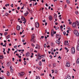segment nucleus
<instances>
[{"label":"nucleus","instance_id":"obj_22","mask_svg":"<svg viewBox=\"0 0 79 79\" xmlns=\"http://www.w3.org/2000/svg\"><path fill=\"white\" fill-rule=\"evenodd\" d=\"M66 1L67 3H68V4L70 3V2L68 0H66Z\"/></svg>","mask_w":79,"mask_h":79},{"label":"nucleus","instance_id":"obj_5","mask_svg":"<svg viewBox=\"0 0 79 79\" xmlns=\"http://www.w3.org/2000/svg\"><path fill=\"white\" fill-rule=\"evenodd\" d=\"M66 66L67 67H69V66H70L69 63H68V61L66 62Z\"/></svg>","mask_w":79,"mask_h":79},{"label":"nucleus","instance_id":"obj_61","mask_svg":"<svg viewBox=\"0 0 79 79\" xmlns=\"http://www.w3.org/2000/svg\"><path fill=\"white\" fill-rule=\"evenodd\" d=\"M65 49L66 50H68V48H67L66 47H65Z\"/></svg>","mask_w":79,"mask_h":79},{"label":"nucleus","instance_id":"obj_57","mask_svg":"<svg viewBox=\"0 0 79 79\" xmlns=\"http://www.w3.org/2000/svg\"><path fill=\"white\" fill-rule=\"evenodd\" d=\"M18 57L19 58H21V56H18Z\"/></svg>","mask_w":79,"mask_h":79},{"label":"nucleus","instance_id":"obj_9","mask_svg":"<svg viewBox=\"0 0 79 79\" xmlns=\"http://www.w3.org/2000/svg\"><path fill=\"white\" fill-rule=\"evenodd\" d=\"M17 30L18 31H19L20 30V26L19 25H17Z\"/></svg>","mask_w":79,"mask_h":79},{"label":"nucleus","instance_id":"obj_39","mask_svg":"<svg viewBox=\"0 0 79 79\" xmlns=\"http://www.w3.org/2000/svg\"><path fill=\"white\" fill-rule=\"evenodd\" d=\"M28 11L29 12H32V10H30L29 9H28Z\"/></svg>","mask_w":79,"mask_h":79},{"label":"nucleus","instance_id":"obj_54","mask_svg":"<svg viewBox=\"0 0 79 79\" xmlns=\"http://www.w3.org/2000/svg\"><path fill=\"white\" fill-rule=\"evenodd\" d=\"M19 9H20V7H18L17 8V10H19Z\"/></svg>","mask_w":79,"mask_h":79},{"label":"nucleus","instance_id":"obj_16","mask_svg":"<svg viewBox=\"0 0 79 79\" xmlns=\"http://www.w3.org/2000/svg\"><path fill=\"white\" fill-rule=\"evenodd\" d=\"M10 64H11V62H8L7 64V66H10Z\"/></svg>","mask_w":79,"mask_h":79},{"label":"nucleus","instance_id":"obj_43","mask_svg":"<svg viewBox=\"0 0 79 79\" xmlns=\"http://www.w3.org/2000/svg\"><path fill=\"white\" fill-rule=\"evenodd\" d=\"M31 45H32V47H35L34 44H33L32 43L31 44Z\"/></svg>","mask_w":79,"mask_h":79},{"label":"nucleus","instance_id":"obj_13","mask_svg":"<svg viewBox=\"0 0 79 79\" xmlns=\"http://www.w3.org/2000/svg\"><path fill=\"white\" fill-rule=\"evenodd\" d=\"M28 14H29V12L27 11H26V12L24 14V16H26Z\"/></svg>","mask_w":79,"mask_h":79},{"label":"nucleus","instance_id":"obj_11","mask_svg":"<svg viewBox=\"0 0 79 79\" xmlns=\"http://www.w3.org/2000/svg\"><path fill=\"white\" fill-rule=\"evenodd\" d=\"M25 55L27 57H28V56H29V52H27V53H26Z\"/></svg>","mask_w":79,"mask_h":79},{"label":"nucleus","instance_id":"obj_33","mask_svg":"<svg viewBox=\"0 0 79 79\" xmlns=\"http://www.w3.org/2000/svg\"><path fill=\"white\" fill-rule=\"evenodd\" d=\"M51 36L53 37V34H54L53 33H51Z\"/></svg>","mask_w":79,"mask_h":79},{"label":"nucleus","instance_id":"obj_7","mask_svg":"<svg viewBox=\"0 0 79 79\" xmlns=\"http://www.w3.org/2000/svg\"><path fill=\"white\" fill-rule=\"evenodd\" d=\"M72 26L73 27H76V23L75 22H73L72 24Z\"/></svg>","mask_w":79,"mask_h":79},{"label":"nucleus","instance_id":"obj_49","mask_svg":"<svg viewBox=\"0 0 79 79\" xmlns=\"http://www.w3.org/2000/svg\"><path fill=\"white\" fill-rule=\"evenodd\" d=\"M38 56H41L40 55V54L39 53H38Z\"/></svg>","mask_w":79,"mask_h":79},{"label":"nucleus","instance_id":"obj_64","mask_svg":"<svg viewBox=\"0 0 79 79\" xmlns=\"http://www.w3.org/2000/svg\"><path fill=\"white\" fill-rule=\"evenodd\" d=\"M32 4H30V6L31 7L32 6Z\"/></svg>","mask_w":79,"mask_h":79},{"label":"nucleus","instance_id":"obj_46","mask_svg":"<svg viewBox=\"0 0 79 79\" xmlns=\"http://www.w3.org/2000/svg\"><path fill=\"white\" fill-rule=\"evenodd\" d=\"M24 16H22L21 17V19H23L24 18Z\"/></svg>","mask_w":79,"mask_h":79},{"label":"nucleus","instance_id":"obj_27","mask_svg":"<svg viewBox=\"0 0 79 79\" xmlns=\"http://www.w3.org/2000/svg\"><path fill=\"white\" fill-rule=\"evenodd\" d=\"M77 63H79V59H78L77 60Z\"/></svg>","mask_w":79,"mask_h":79},{"label":"nucleus","instance_id":"obj_32","mask_svg":"<svg viewBox=\"0 0 79 79\" xmlns=\"http://www.w3.org/2000/svg\"><path fill=\"white\" fill-rule=\"evenodd\" d=\"M9 5H10L9 4H6V5H5V6L7 7V6H9Z\"/></svg>","mask_w":79,"mask_h":79},{"label":"nucleus","instance_id":"obj_1","mask_svg":"<svg viewBox=\"0 0 79 79\" xmlns=\"http://www.w3.org/2000/svg\"><path fill=\"white\" fill-rule=\"evenodd\" d=\"M73 33L74 34H75V35H76V36H77V37L79 36V33L77 30H74V31H73Z\"/></svg>","mask_w":79,"mask_h":79},{"label":"nucleus","instance_id":"obj_31","mask_svg":"<svg viewBox=\"0 0 79 79\" xmlns=\"http://www.w3.org/2000/svg\"><path fill=\"white\" fill-rule=\"evenodd\" d=\"M75 13H76V15H78V11H75Z\"/></svg>","mask_w":79,"mask_h":79},{"label":"nucleus","instance_id":"obj_15","mask_svg":"<svg viewBox=\"0 0 79 79\" xmlns=\"http://www.w3.org/2000/svg\"><path fill=\"white\" fill-rule=\"evenodd\" d=\"M76 24H77V26H79V21H76V23H75Z\"/></svg>","mask_w":79,"mask_h":79},{"label":"nucleus","instance_id":"obj_63","mask_svg":"<svg viewBox=\"0 0 79 79\" xmlns=\"http://www.w3.org/2000/svg\"><path fill=\"white\" fill-rule=\"evenodd\" d=\"M45 5L46 6H48V5L47 3H46Z\"/></svg>","mask_w":79,"mask_h":79},{"label":"nucleus","instance_id":"obj_55","mask_svg":"<svg viewBox=\"0 0 79 79\" xmlns=\"http://www.w3.org/2000/svg\"><path fill=\"white\" fill-rule=\"evenodd\" d=\"M3 52H5V48H3Z\"/></svg>","mask_w":79,"mask_h":79},{"label":"nucleus","instance_id":"obj_10","mask_svg":"<svg viewBox=\"0 0 79 79\" xmlns=\"http://www.w3.org/2000/svg\"><path fill=\"white\" fill-rule=\"evenodd\" d=\"M71 77L69 75H67L66 78H65V79H71Z\"/></svg>","mask_w":79,"mask_h":79},{"label":"nucleus","instance_id":"obj_28","mask_svg":"<svg viewBox=\"0 0 79 79\" xmlns=\"http://www.w3.org/2000/svg\"><path fill=\"white\" fill-rule=\"evenodd\" d=\"M39 65L40 66H41L42 65V63L41 62V61H40L39 63Z\"/></svg>","mask_w":79,"mask_h":79},{"label":"nucleus","instance_id":"obj_17","mask_svg":"<svg viewBox=\"0 0 79 79\" xmlns=\"http://www.w3.org/2000/svg\"><path fill=\"white\" fill-rule=\"evenodd\" d=\"M77 49L78 51H79V45L78 44L77 47Z\"/></svg>","mask_w":79,"mask_h":79},{"label":"nucleus","instance_id":"obj_36","mask_svg":"<svg viewBox=\"0 0 79 79\" xmlns=\"http://www.w3.org/2000/svg\"><path fill=\"white\" fill-rule=\"evenodd\" d=\"M56 64H53V67H55V66H56Z\"/></svg>","mask_w":79,"mask_h":79},{"label":"nucleus","instance_id":"obj_2","mask_svg":"<svg viewBox=\"0 0 79 79\" xmlns=\"http://www.w3.org/2000/svg\"><path fill=\"white\" fill-rule=\"evenodd\" d=\"M71 52L72 54H74L75 53V48L74 47H72L71 49Z\"/></svg>","mask_w":79,"mask_h":79},{"label":"nucleus","instance_id":"obj_3","mask_svg":"<svg viewBox=\"0 0 79 79\" xmlns=\"http://www.w3.org/2000/svg\"><path fill=\"white\" fill-rule=\"evenodd\" d=\"M35 25L36 27H39V23L38 22H36L35 23Z\"/></svg>","mask_w":79,"mask_h":79},{"label":"nucleus","instance_id":"obj_30","mask_svg":"<svg viewBox=\"0 0 79 79\" xmlns=\"http://www.w3.org/2000/svg\"><path fill=\"white\" fill-rule=\"evenodd\" d=\"M60 29L61 30H62V29H63V26L62 25L60 26Z\"/></svg>","mask_w":79,"mask_h":79},{"label":"nucleus","instance_id":"obj_58","mask_svg":"<svg viewBox=\"0 0 79 79\" xmlns=\"http://www.w3.org/2000/svg\"><path fill=\"white\" fill-rule=\"evenodd\" d=\"M22 41L23 42H24V41H25V40H23Z\"/></svg>","mask_w":79,"mask_h":79},{"label":"nucleus","instance_id":"obj_18","mask_svg":"<svg viewBox=\"0 0 79 79\" xmlns=\"http://www.w3.org/2000/svg\"><path fill=\"white\" fill-rule=\"evenodd\" d=\"M54 18H57V15L55 13L54 14Z\"/></svg>","mask_w":79,"mask_h":79},{"label":"nucleus","instance_id":"obj_52","mask_svg":"<svg viewBox=\"0 0 79 79\" xmlns=\"http://www.w3.org/2000/svg\"><path fill=\"white\" fill-rule=\"evenodd\" d=\"M67 33H69V30H68L67 31Z\"/></svg>","mask_w":79,"mask_h":79},{"label":"nucleus","instance_id":"obj_45","mask_svg":"<svg viewBox=\"0 0 79 79\" xmlns=\"http://www.w3.org/2000/svg\"><path fill=\"white\" fill-rule=\"evenodd\" d=\"M54 32V31L53 30V29H52L51 31V33H53Z\"/></svg>","mask_w":79,"mask_h":79},{"label":"nucleus","instance_id":"obj_47","mask_svg":"<svg viewBox=\"0 0 79 79\" xmlns=\"http://www.w3.org/2000/svg\"><path fill=\"white\" fill-rule=\"evenodd\" d=\"M69 24H72V22H69Z\"/></svg>","mask_w":79,"mask_h":79},{"label":"nucleus","instance_id":"obj_34","mask_svg":"<svg viewBox=\"0 0 79 79\" xmlns=\"http://www.w3.org/2000/svg\"><path fill=\"white\" fill-rule=\"evenodd\" d=\"M51 46H52V47H53V43H51Z\"/></svg>","mask_w":79,"mask_h":79},{"label":"nucleus","instance_id":"obj_25","mask_svg":"<svg viewBox=\"0 0 79 79\" xmlns=\"http://www.w3.org/2000/svg\"><path fill=\"white\" fill-rule=\"evenodd\" d=\"M35 79H40V77L39 76H36Z\"/></svg>","mask_w":79,"mask_h":79},{"label":"nucleus","instance_id":"obj_51","mask_svg":"<svg viewBox=\"0 0 79 79\" xmlns=\"http://www.w3.org/2000/svg\"><path fill=\"white\" fill-rule=\"evenodd\" d=\"M44 61V62H45V59H44H44H42V61Z\"/></svg>","mask_w":79,"mask_h":79},{"label":"nucleus","instance_id":"obj_21","mask_svg":"<svg viewBox=\"0 0 79 79\" xmlns=\"http://www.w3.org/2000/svg\"><path fill=\"white\" fill-rule=\"evenodd\" d=\"M7 75L8 76H10V72H9L8 71L7 72Z\"/></svg>","mask_w":79,"mask_h":79},{"label":"nucleus","instance_id":"obj_4","mask_svg":"<svg viewBox=\"0 0 79 79\" xmlns=\"http://www.w3.org/2000/svg\"><path fill=\"white\" fill-rule=\"evenodd\" d=\"M19 74L20 76H22L24 74V73L23 72H21V73H19Z\"/></svg>","mask_w":79,"mask_h":79},{"label":"nucleus","instance_id":"obj_38","mask_svg":"<svg viewBox=\"0 0 79 79\" xmlns=\"http://www.w3.org/2000/svg\"><path fill=\"white\" fill-rule=\"evenodd\" d=\"M5 16H7L8 15V13H6V14H5Z\"/></svg>","mask_w":79,"mask_h":79},{"label":"nucleus","instance_id":"obj_23","mask_svg":"<svg viewBox=\"0 0 79 79\" xmlns=\"http://www.w3.org/2000/svg\"><path fill=\"white\" fill-rule=\"evenodd\" d=\"M38 60H40V59H41V56H38Z\"/></svg>","mask_w":79,"mask_h":79},{"label":"nucleus","instance_id":"obj_42","mask_svg":"<svg viewBox=\"0 0 79 79\" xmlns=\"http://www.w3.org/2000/svg\"><path fill=\"white\" fill-rule=\"evenodd\" d=\"M59 28H60V27H56V28H55V29H56V30H58V29H59Z\"/></svg>","mask_w":79,"mask_h":79},{"label":"nucleus","instance_id":"obj_53","mask_svg":"<svg viewBox=\"0 0 79 79\" xmlns=\"http://www.w3.org/2000/svg\"><path fill=\"white\" fill-rule=\"evenodd\" d=\"M43 23H45V19H44V20H43Z\"/></svg>","mask_w":79,"mask_h":79},{"label":"nucleus","instance_id":"obj_24","mask_svg":"<svg viewBox=\"0 0 79 79\" xmlns=\"http://www.w3.org/2000/svg\"><path fill=\"white\" fill-rule=\"evenodd\" d=\"M32 41L33 43H35V40L33 39L32 40Z\"/></svg>","mask_w":79,"mask_h":79},{"label":"nucleus","instance_id":"obj_40","mask_svg":"<svg viewBox=\"0 0 79 79\" xmlns=\"http://www.w3.org/2000/svg\"><path fill=\"white\" fill-rule=\"evenodd\" d=\"M55 73L56 74L57 73V70H55Z\"/></svg>","mask_w":79,"mask_h":79},{"label":"nucleus","instance_id":"obj_20","mask_svg":"<svg viewBox=\"0 0 79 79\" xmlns=\"http://www.w3.org/2000/svg\"><path fill=\"white\" fill-rule=\"evenodd\" d=\"M10 35H9L6 37V39H9V38H10Z\"/></svg>","mask_w":79,"mask_h":79},{"label":"nucleus","instance_id":"obj_48","mask_svg":"<svg viewBox=\"0 0 79 79\" xmlns=\"http://www.w3.org/2000/svg\"><path fill=\"white\" fill-rule=\"evenodd\" d=\"M7 34V32H6L5 33H4V35H6Z\"/></svg>","mask_w":79,"mask_h":79},{"label":"nucleus","instance_id":"obj_26","mask_svg":"<svg viewBox=\"0 0 79 79\" xmlns=\"http://www.w3.org/2000/svg\"><path fill=\"white\" fill-rule=\"evenodd\" d=\"M3 58V56L2 55H1L0 56V59H2Z\"/></svg>","mask_w":79,"mask_h":79},{"label":"nucleus","instance_id":"obj_35","mask_svg":"<svg viewBox=\"0 0 79 79\" xmlns=\"http://www.w3.org/2000/svg\"><path fill=\"white\" fill-rule=\"evenodd\" d=\"M63 34H64V35H66V32L64 31L63 32Z\"/></svg>","mask_w":79,"mask_h":79},{"label":"nucleus","instance_id":"obj_12","mask_svg":"<svg viewBox=\"0 0 79 79\" xmlns=\"http://www.w3.org/2000/svg\"><path fill=\"white\" fill-rule=\"evenodd\" d=\"M56 42V44H60V43H61V42L60 41H59L58 40H57Z\"/></svg>","mask_w":79,"mask_h":79},{"label":"nucleus","instance_id":"obj_8","mask_svg":"<svg viewBox=\"0 0 79 79\" xmlns=\"http://www.w3.org/2000/svg\"><path fill=\"white\" fill-rule=\"evenodd\" d=\"M35 37H34V34H33L31 35V39L30 40V41H32V40L34 39Z\"/></svg>","mask_w":79,"mask_h":79},{"label":"nucleus","instance_id":"obj_37","mask_svg":"<svg viewBox=\"0 0 79 79\" xmlns=\"http://www.w3.org/2000/svg\"><path fill=\"white\" fill-rule=\"evenodd\" d=\"M24 65H26V61H24Z\"/></svg>","mask_w":79,"mask_h":79},{"label":"nucleus","instance_id":"obj_56","mask_svg":"<svg viewBox=\"0 0 79 79\" xmlns=\"http://www.w3.org/2000/svg\"><path fill=\"white\" fill-rule=\"evenodd\" d=\"M44 36H41V39H43V38H44Z\"/></svg>","mask_w":79,"mask_h":79},{"label":"nucleus","instance_id":"obj_62","mask_svg":"<svg viewBox=\"0 0 79 79\" xmlns=\"http://www.w3.org/2000/svg\"><path fill=\"white\" fill-rule=\"evenodd\" d=\"M44 73H42L41 74V76H44Z\"/></svg>","mask_w":79,"mask_h":79},{"label":"nucleus","instance_id":"obj_19","mask_svg":"<svg viewBox=\"0 0 79 79\" xmlns=\"http://www.w3.org/2000/svg\"><path fill=\"white\" fill-rule=\"evenodd\" d=\"M69 44V43L67 44L66 43V41H64V45H68Z\"/></svg>","mask_w":79,"mask_h":79},{"label":"nucleus","instance_id":"obj_41","mask_svg":"<svg viewBox=\"0 0 79 79\" xmlns=\"http://www.w3.org/2000/svg\"><path fill=\"white\" fill-rule=\"evenodd\" d=\"M10 70H11L13 69H12V66H10Z\"/></svg>","mask_w":79,"mask_h":79},{"label":"nucleus","instance_id":"obj_14","mask_svg":"<svg viewBox=\"0 0 79 79\" xmlns=\"http://www.w3.org/2000/svg\"><path fill=\"white\" fill-rule=\"evenodd\" d=\"M49 19L50 20V21H52V16H50L49 17Z\"/></svg>","mask_w":79,"mask_h":79},{"label":"nucleus","instance_id":"obj_6","mask_svg":"<svg viewBox=\"0 0 79 79\" xmlns=\"http://www.w3.org/2000/svg\"><path fill=\"white\" fill-rule=\"evenodd\" d=\"M61 35H60V34H56V38H61Z\"/></svg>","mask_w":79,"mask_h":79},{"label":"nucleus","instance_id":"obj_59","mask_svg":"<svg viewBox=\"0 0 79 79\" xmlns=\"http://www.w3.org/2000/svg\"><path fill=\"white\" fill-rule=\"evenodd\" d=\"M3 43H1V45H3Z\"/></svg>","mask_w":79,"mask_h":79},{"label":"nucleus","instance_id":"obj_44","mask_svg":"<svg viewBox=\"0 0 79 79\" xmlns=\"http://www.w3.org/2000/svg\"><path fill=\"white\" fill-rule=\"evenodd\" d=\"M10 71L12 73H13V69L10 70Z\"/></svg>","mask_w":79,"mask_h":79},{"label":"nucleus","instance_id":"obj_50","mask_svg":"<svg viewBox=\"0 0 79 79\" xmlns=\"http://www.w3.org/2000/svg\"><path fill=\"white\" fill-rule=\"evenodd\" d=\"M10 6H11V7H13V4H12Z\"/></svg>","mask_w":79,"mask_h":79},{"label":"nucleus","instance_id":"obj_60","mask_svg":"<svg viewBox=\"0 0 79 79\" xmlns=\"http://www.w3.org/2000/svg\"><path fill=\"white\" fill-rule=\"evenodd\" d=\"M49 47H50V45H48L47 47V48H49Z\"/></svg>","mask_w":79,"mask_h":79},{"label":"nucleus","instance_id":"obj_29","mask_svg":"<svg viewBox=\"0 0 79 79\" xmlns=\"http://www.w3.org/2000/svg\"><path fill=\"white\" fill-rule=\"evenodd\" d=\"M47 47V45L46 44H45L44 45V48H45Z\"/></svg>","mask_w":79,"mask_h":79}]
</instances>
